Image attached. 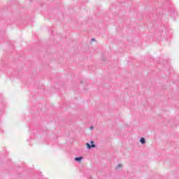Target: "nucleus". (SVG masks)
Returning a JSON list of instances; mask_svg holds the SVG:
<instances>
[{
	"label": "nucleus",
	"instance_id": "obj_1",
	"mask_svg": "<svg viewBox=\"0 0 179 179\" xmlns=\"http://www.w3.org/2000/svg\"><path fill=\"white\" fill-rule=\"evenodd\" d=\"M91 143L92 145H90L89 143H87L86 146L88 148V149H90V148H96V145L93 144V141H91Z\"/></svg>",
	"mask_w": 179,
	"mask_h": 179
},
{
	"label": "nucleus",
	"instance_id": "obj_2",
	"mask_svg": "<svg viewBox=\"0 0 179 179\" xmlns=\"http://www.w3.org/2000/svg\"><path fill=\"white\" fill-rule=\"evenodd\" d=\"M83 157H75L74 160H76V162H78V163H80V162H82Z\"/></svg>",
	"mask_w": 179,
	"mask_h": 179
},
{
	"label": "nucleus",
	"instance_id": "obj_3",
	"mask_svg": "<svg viewBox=\"0 0 179 179\" xmlns=\"http://www.w3.org/2000/svg\"><path fill=\"white\" fill-rule=\"evenodd\" d=\"M140 142H141L143 145H145V138H141V140H140Z\"/></svg>",
	"mask_w": 179,
	"mask_h": 179
},
{
	"label": "nucleus",
	"instance_id": "obj_4",
	"mask_svg": "<svg viewBox=\"0 0 179 179\" xmlns=\"http://www.w3.org/2000/svg\"><path fill=\"white\" fill-rule=\"evenodd\" d=\"M121 167H122V165L119 164V165L117 166V169H120V168H121Z\"/></svg>",
	"mask_w": 179,
	"mask_h": 179
},
{
	"label": "nucleus",
	"instance_id": "obj_5",
	"mask_svg": "<svg viewBox=\"0 0 179 179\" xmlns=\"http://www.w3.org/2000/svg\"><path fill=\"white\" fill-rule=\"evenodd\" d=\"M93 127H91V129H92Z\"/></svg>",
	"mask_w": 179,
	"mask_h": 179
}]
</instances>
